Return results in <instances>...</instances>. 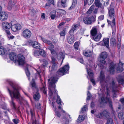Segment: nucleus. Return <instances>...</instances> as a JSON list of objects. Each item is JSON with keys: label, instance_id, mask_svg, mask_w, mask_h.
Wrapping results in <instances>:
<instances>
[{"label": "nucleus", "instance_id": "obj_1", "mask_svg": "<svg viewBox=\"0 0 124 124\" xmlns=\"http://www.w3.org/2000/svg\"><path fill=\"white\" fill-rule=\"evenodd\" d=\"M6 81L12 88V90H10L8 88L7 89L11 99V104L13 108L15 109H16L15 103L13 101L14 99H16L21 104L24 103L27 105H28V102L25 100L21 96L19 92L20 87L17 85L15 84L9 79H7Z\"/></svg>", "mask_w": 124, "mask_h": 124}, {"label": "nucleus", "instance_id": "obj_2", "mask_svg": "<svg viewBox=\"0 0 124 124\" xmlns=\"http://www.w3.org/2000/svg\"><path fill=\"white\" fill-rule=\"evenodd\" d=\"M69 65H66L62 68H60L56 73V76L51 78L48 79L50 87L49 89V95L50 96L52 95L53 93L52 90V88H54V93H56V90L55 89V84L56 83L57 80L59 78L60 76H63L68 73L69 72Z\"/></svg>", "mask_w": 124, "mask_h": 124}, {"label": "nucleus", "instance_id": "obj_3", "mask_svg": "<svg viewBox=\"0 0 124 124\" xmlns=\"http://www.w3.org/2000/svg\"><path fill=\"white\" fill-rule=\"evenodd\" d=\"M117 86L116 84V81L115 79L112 78L111 80H110L109 82L107 84L106 88L107 91V90H112L113 93V98H116L117 97L116 94L117 92Z\"/></svg>", "mask_w": 124, "mask_h": 124}, {"label": "nucleus", "instance_id": "obj_4", "mask_svg": "<svg viewBox=\"0 0 124 124\" xmlns=\"http://www.w3.org/2000/svg\"><path fill=\"white\" fill-rule=\"evenodd\" d=\"M109 93V90H107L106 93V97H105L103 96L101 97L100 102L101 104H104L108 103H109V107L112 108H113L112 102L111 98L110 97Z\"/></svg>", "mask_w": 124, "mask_h": 124}, {"label": "nucleus", "instance_id": "obj_5", "mask_svg": "<svg viewBox=\"0 0 124 124\" xmlns=\"http://www.w3.org/2000/svg\"><path fill=\"white\" fill-rule=\"evenodd\" d=\"M124 63H122L119 61L118 64L117 65L114 64L113 63L110 64L109 66V71L110 73L113 74L116 68L117 71L119 72H121L124 70L123 65Z\"/></svg>", "mask_w": 124, "mask_h": 124}, {"label": "nucleus", "instance_id": "obj_6", "mask_svg": "<svg viewBox=\"0 0 124 124\" xmlns=\"http://www.w3.org/2000/svg\"><path fill=\"white\" fill-rule=\"evenodd\" d=\"M31 87L33 90H35V91L33 92V98L36 101H38L40 98V94L37 87L34 79H32L31 82Z\"/></svg>", "mask_w": 124, "mask_h": 124}, {"label": "nucleus", "instance_id": "obj_7", "mask_svg": "<svg viewBox=\"0 0 124 124\" xmlns=\"http://www.w3.org/2000/svg\"><path fill=\"white\" fill-rule=\"evenodd\" d=\"M96 16H92L90 17L85 16L83 19V21L86 24H91L92 22L93 23L95 21Z\"/></svg>", "mask_w": 124, "mask_h": 124}, {"label": "nucleus", "instance_id": "obj_8", "mask_svg": "<svg viewBox=\"0 0 124 124\" xmlns=\"http://www.w3.org/2000/svg\"><path fill=\"white\" fill-rule=\"evenodd\" d=\"M110 77L109 76L107 77L106 78V79L105 80V76L101 72H100V75L99 77V80L101 85L102 87H104L105 86H106L104 84H106L107 82L109 80Z\"/></svg>", "mask_w": 124, "mask_h": 124}, {"label": "nucleus", "instance_id": "obj_9", "mask_svg": "<svg viewBox=\"0 0 124 124\" xmlns=\"http://www.w3.org/2000/svg\"><path fill=\"white\" fill-rule=\"evenodd\" d=\"M18 60L16 59L15 62H18L19 65H23L25 63L24 56L21 54H19L18 55Z\"/></svg>", "mask_w": 124, "mask_h": 124}, {"label": "nucleus", "instance_id": "obj_10", "mask_svg": "<svg viewBox=\"0 0 124 124\" xmlns=\"http://www.w3.org/2000/svg\"><path fill=\"white\" fill-rule=\"evenodd\" d=\"M31 33L29 30H24L23 32V36L26 39L29 38L31 36Z\"/></svg>", "mask_w": 124, "mask_h": 124}, {"label": "nucleus", "instance_id": "obj_11", "mask_svg": "<svg viewBox=\"0 0 124 124\" xmlns=\"http://www.w3.org/2000/svg\"><path fill=\"white\" fill-rule=\"evenodd\" d=\"M108 56V54L107 53L105 52H104L100 54V57L98 58V61H101L104 60L106 59Z\"/></svg>", "mask_w": 124, "mask_h": 124}, {"label": "nucleus", "instance_id": "obj_12", "mask_svg": "<svg viewBox=\"0 0 124 124\" xmlns=\"http://www.w3.org/2000/svg\"><path fill=\"white\" fill-rule=\"evenodd\" d=\"M12 31L14 32H16L21 29V26L19 24H15L11 26Z\"/></svg>", "mask_w": 124, "mask_h": 124}, {"label": "nucleus", "instance_id": "obj_13", "mask_svg": "<svg viewBox=\"0 0 124 124\" xmlns=\"http://www.w3.org/2000/svg\"><path fill=\"white\" fill-rule=\"evenodd\" d=\"M8 17V15L5 12H1L0 13V19L2 21L5 20Z\"/></svg>", "mask_w": 124, "mask_h": 124}, {"label": "nucleus", "instance_id": "obj_14", "mask_svg": "<svg viewBox=\"0 0 124 124\" xmlns=\"http://www.w3.org/2000/svg\"><path fill=\"white\" fill-rule=\"evenodd\" d=\"M67 41L70 44L73 43L74 41V35H68L67 38Z\"/></svg>", "mask_w": 124, "mask_h": 124}, {"label": "nucleus", "instance_id": "obj_15", "mask_svg": "<svg viewBox=\"0 0 124 124\" xmlns=\"http://www.w3.org/2000/svg\"><path fill=\"white\" fill-rule=\"evenodd\" d=\"M11 24L10 23H9L7 22H4L2 23V28L5 29H10Z\"/></svg>", "mask_w": 124, "mask_h": 124}, {"label": "nucleus", "instance_id": "obj_16", "mask_svg": "<svg viewBox=\"0 0 124 124\" xmlns=\"http://www.w3.org/2000/svg\"><path fill=\"white\" fill-rule=\"evenodd\" d=\"M30 44H31L33 47L36 49L40 48V45L39 43L36 41H31L30 42Z\"/></svg>", "mask_w": 124, "mask_h": 124}, {"label": "nucleus", "instance_id": "obj_17", "mask_svg": "<svg viewBox=\"0 0 124 124\" xmlns=\"http://www.w3.org/2000/svg\"><path fill=\"white\" fill-rule=\"evenodd\" d=\"M64 57L65 55L62 52H60L58 54H57V58L58 60H61L62 59L61 61L62 63V62Z\"/></svg>", "mask_w": 124, "mask_h": 124}, {"label": "nucleus", "instance_id": "obj_18", "mask_svg": "<svg viewBox=\"0 0 124 124\" xmlns=\"http://www.w3.org/2000/svg\"><path fill=\"white\" fill-rule=\"evenodd\" d=\"M40 62L42 63L41 67L42 68H44L47 66V65L48 64V61L45 59H40L39 60Z\"/></svg>", "mask_w": 124, "mask_h": 124}, {"label": "nucleus", "instance_id": "obj_19", "mask_svg": "<svg viewBox=\"0 0 124 124\" xmlns=\"http://www.w3.org/2000/svg\"><path fill=\"white\" fill-rule=\"evenodd\" d=\"M9 57L12 60L15 61L17 58L16 54V53H11L9 54Z\"/></svg>", "mask_w": 124, "mask_h": 124}, {"label": "nucleus", "instance_id": "obj_20", "mask_svg": "<svg viewBox=\"0 0 124 124\" xmlns=\"http://www.w3.org/2000/svg\"><path fill=\"white\" fill-rule=\"evenodd\" d=\"M15 3L14 2V0H9L8 4V8L9 10H11L12 8L14 6Z\"/></svg>", "mask_w": 124, "mask_h": 124}, {"label": "nucleus", "instance_id": "obj_21", "mask_svg": "<svg viewBox=\"0 0 124 124\" xmlns=\"http://www.w3.org/2000/svg\"><path fill=\"white\" fill-rule=\"evenodd\" d=\"M87 71V74L88 76H87V77L88 79H90L93 78V74L91 70L90 69H88L87 68H86Z\"/></svg>", "mask_w": 124, "mask_h": 124}, {"label": "nucleus", "instance_id": "obj_22", "mask_svg": "<svg viewBox=\"0 0 124 124\" xmlns=\"http://www.w3.org/2000/svg\"><path fill=\"white\" fill-rule=\"evenodd\" d=\"M101 36V33H100L94 36L93 37V39L95 41H98L100 40Z\"/></svg>", "mask_w": 124, "mask_h": 124}, {"label": "nucleus", "instance_id": "obj_23", "mask_svg": "<svg viewBox=\"0 0 124 124\" xmlns=\"http://www.w3.org/2000/svg\"><path fill=\"white\" fill-rule=\"evenodd\" d=\"M83 53L85 56L88 57L91 56L92 54V52L89 50L84 51Z\"/></svg>", "mask_w": 124, "mask_h": 124}, {"label": "nucleus", "instance_id": "obj_24", "mask_svg": "<svg viewBox=\"0 0 124 124\" xmlns=\"http://www.w3.org/2000/svg\"><path fill=\"white\" fill-rule=\"evenodd\" d=\"M109 39L108 38H104L103 40V41L104 43V45L106 46L108 48H109Z\"/></svg>", "mask_w": 124, "mask_h": 124}, {"label": "nucleus", "instance_id": "obj_25", "mask_svg": "<svg viewBox=\"0 0 124 124\" xmlns=\"http://www.w3.org/2000/svg\"><path fill=\"white\" fill-rule=\"evenodd\" d=\"M97 28L96 27H93L91 31V33L92 36H94L97 35Z\"/></svg>", "mask_w": 124, "mask_h": 124}, {"label": "nucleus", "instance_id": "obj_26", "mask_svg": "<svg viewBox=\"0 0 124 124\" xmlns=\"http://www.w3.org/2000/svg\"><path fill=\"white\" fill-rule=\"evenodd\" d=\"M52 66L51 68H50V66L49 68V70L52 71L56 70L57 69V64H52Z\"/></svg>", "mask_w": 124, "mask_h": 124}, {"label": "nucleus", "instance_id": "obj_27", "mask_svg": "<svg viewBox=\"0 0 124 124\" xmlns=\"http://www.w3.org/2000/svg\"><path fill=\"white\" fill-rule=\"evenodd\" d=\"M114 11L113 8H110L109 10L108 14L110 18L112 17L113 16H114Z\"/></svg>", "mask_w": 124, "mask_h": 124}, {"label": "nucleus", "instance_id": "obj_28", "mask_svg": "<svg viewBox=\"0 0 124 124\" xmlns=\"http://www.w3.org/2000/svg\"><path fill=\"white\" fill-rule=\"evenodd\" d=\"M95 3L96 6L98 7H101L103 4L102 1L101 0L100 1L99 0H95Z\"/></svg>", "mask_w": 124, "mask_h": 124}, {"label": "nucleus", "instance_id": "obj_29", "mask_svg": "<svg viewBox=\"0 0 124 124\" xmlns=\"http://www.w3.org/2000/svg\"><path fill=\"white\" fill-rule=\"evenodd\" d=\"M48 44L49 45L47 47V48L49 50H50L54 49V46L51 41H50Z\"/></svg>", "mask_w": 124, "mask_h": 124}, {"label": "nucleus", "instance_id": "obj_30", "mask_svg": "<svg viewBox=\"0 0 124 124\" xmlns=\"http://www.w3.org/2000/svg\"><path fill=\"white\" fill-rule=\"evenodd\" d=\"M118 116L119 119L123 120L124 119V112L120 111L118 114Z\"/></svg>", "mask_w": 124, "mask_h": 124}, {"label": "nucleus", "instance_id": "obj_31", "mask_svg": "<svg viewBox=\"0 0 124 124\" xmlns=\"http://www.w3.org/2000/svg\"><path fill=\"white\" fill-rule=\"evenodd\" d=\"M103 116L106 118H108L109 117V113L106 111H103L102 112Z\"/></svg>", "mask_w": 124, "mask_h": 124}, {"label": "nucleus", "instance_id": "obj_32", "mask_svg": "<svg viewBox=\"0 0 124 124\" xmlns=\"http://www.w3.org/2000/svg\"><path fill=\"white\" fill-rule=\"evenodd\" d=\"M39 55H40L43 57H45L46 56V52L42 49H40L39 51Z\"/></svg>", "mask_w": 124, "mask_h": 124}, {"label": "nucleus", "instance_id": "obj_33", "mask_svg": "<svg viewBox=\"0 0 124 124\" xmlns=\"http://www.w3.org/2000/svg\"><path fill=\"white\" fill-rule=\"evenodd\" d=\"M85 119V117L83 116H80L79 115V117L77 120V121L79 123H80L83 121Z\"/></svg>", "mask_w": 124, "mask_h": 124}, {"label": "nucleus", "instance_id": "obj_34", "mask_svg": "<svg viewBox=\"0 0 124 124\" xmlns=\"http://www.w3.org/2000/svg\"><path fill=\"white\" fill-rule=\"evenodd\" d=\"M51 62L52 64H58L57 61L56 59L54 57L51 56Z\"/></svg>", "mask_w": 124, "mask_h": 124}, {"label": "nucleus", "instance_id": "obj_35", "mask_svg": "<svg viewBox=\"0 0 124 124\" xmlns=\"http://www.w3.org/2000/svg\"><path fill=\"white\" fill-rule=\"evenodd\" d=\"M5 52V49L2 47H0V54L4 55Z\"/></svg>", "mask_w": 124, "mask_h": 124}, {"label": "nucleus", "instance_id": "obj_36", "mask_svg": "<svg viewBox=\"0 0 124 124\" xmlns=\"http://www.w3.org/2000/svg\"><path fill=\"white\" fill-rule=\"evenodd\" d=\"M116 40L114 38H111L110 40V44L113 46H115L116 45Z\"/></svg>", "mask_w": 124, "mask_h": 124}, {"label": "nucleus", "instance_id": "obj_37", "mask_svg": "<svg viewBox=\"0 0 124 124\" xmlns=\"http://www.w3.org/2000/svg\"><path fill=\"white\" fill-rule=\"evenodd\" d=\"M117 80L119 84L123 85L124 84V79L122 78H117Z\"/></svg>", "mask_w": 124, "mask_h": 124}, {"label": "nucleus", "instance_id": "obj_38", "mask_svg": "<svg viewBox=\"0 0 124 124\" xmlns=\"http://www.w3.org/2000/svg\"><path fill=\"white\" fill-rule=\"evenodd\" d=\"M87 110V106L86 105H85L83 107L81 108V110L80 111L81 113H83L84 112L86 111Z\"/></svg>", "mask_w": 124, "mask_h": 124}, {"label": "nucleus", "instance_id": "obj_39", "mask_svg": "<svg viewBox=\"0 0 124 124\" xmlns=\"http://www.w3.org/2000/svg\"><path fill=\"white\" fill-rule=\"evenodd\" d=\"M63 122V124H69V121L65 117H64L62 118Z\"/></svg>", "mask_w": 124, "mask_h": 124}, {"label": "nucleus", "instance_id": "obj_40", "mask_svg": "<svg viewBox=\"0 0 124 124\" xmlns=\"http://www.w3.org/2000/svg\"><path fill=\"white\" fill-rule=\"evenodd\" d=\"M40 38L42 41L43 42L47 44H48L50 41L49 40L46 39L45 38L43 37L42 36H40Z\"/></svg>", "mask_w": 124, "mask_h": 124}, {"label": "nucleus", "instance_id": "obj_41", "mask_svg": "<svg viewBox=\"0 0 124 124\" xmlns=\"http://www.w3.org/2000/svg\"><path fill=\"white\" fill-rule=\"evenodd\" d=\"M53 13V14H52L50 16L51 19H54L55 16L56 14V11H55L54 10L51 13Z\"/></svg>", "mask_w": 124, "mask_h": 124}, {"label": "nucleus", "instance_id": "obj_42", "mask_svg": "<svg viewBox=\"0 0 124 124\" xmlns=\"http://www.w3.org/2000/svg\"><path fill=\"white\" fill-rule=\"evenodd\" d=\"M39 69H37V71L39 74V77H41V75L43 76L44 75V72L43 70H38Z\"/></svg>", "mask_w": 124, "mask_h": 124}, {"label": "nucleus", "instance_id": "obj_43", "mask_svg": "<svg viewBox=\"0 0 124 124\" xmlns=\"http://www.w3.org/2000/svg\"><path fill=\"white\" fill-rule=\"evenodd\" d=\"M108 119L107 124H113V122L112 118H109Z\"/></svg>", "mask_w": 124, "mask_h": 124}, {"label": "nucleus", "instance_id": "obj_44", "mask_svg": "<svg viewBox=\"0 0 124 124\" xmlns=\"http://www.w3.org/2000/svg\"><path fill=\"white\" fill-rule=\"evenodd\" d=\"M40 90L42 91L43 92L45 95H47L46 88L45 86H44L43 87L41 88Z\"/></svg>", "mask_w": 124, "mask_h": 124}, {"label": "nucleus", "instance_id": "obj_45", "mask_svg": "<svg viewBox=\"0 0 124 124\" xmlns=\"http://www.w3.org/2000/svg\"><path fill=\"white\" fill-rule=\"evenodd\" d=\"M77 1V0H73L72 5L71 7L69 8L70 9H72L75 7V5H76Z\"/></svg>", "mask_w": 124, "mask_h": 124}, {"label": "nucleus", "instance_id": "obj_46", "mask_svg": "<svg viewBox=\"0 0 124 124\" xmlns=\"http://www.w3.org/2000/svg\"><path fill=\"white\" fill-rule=\"evenodd\" d=\"M25 71L26 75L28 78V79L29 80H30V78L29 77L30 75V73L28 70V68H26V69L25 70Z\"/></svg>", "mask_w": 124, "mask_h": 124}, {"label": "nucleus", "instance_id": "obj_47", "mask_svg": "<svg viewBox=\"0 0 124 124\" xmlns=\"http://www.w3.org/2000/svg\"><path fill=\"white\" fill-rule=\"evenodd\" d=\"M57 98L56 100V102L59 104H61V101L60 97L58 95H57Z\"/></svg>", "mask_w": 124, "mask_h": 124}, {"label": "nucleus", "instance_id": "obj_48", "mask_svg": "<svg viewBox=\"0 0 124 124\" xmlns=\"http://www.w3.org/2000/svg\"><path fill=\"white\" fill-rule=\"evenodd\" d=\"M68 0H61V4L63 7H66V2Z\"/></svg>", "mask_w": 124, "mask_h": 124}, {"label": "nucleus", "instance_id": "obj_49", "mask_svg": "<svg viewBox=\"0 0 124 124\" xmlns=\"http://www.w3.org/2000/svg\"><path fill=\"white\" fill-rule=\"evenodd\" d=\"M79 46V43L78 42H76L75 43L74 45V48L77 50L78 49V48Z\"/></svg>", "mask_w": 124, "mask_h": 124}, {"label": "nucleus", "instance_id": "obj_50", "mask_svg": "<svg viewBox=\"0 0 124 124\" xmlns=\"http://www.w3.org/2000/svg\"><path fill=\"white\" fill-rule=\"evenodd\" d=\"M30 112L31 114V117L33 118V117H34L35 115L34 111L32 109H30Z\"/></svg>", "mask_w": 124, "mask_h": 124}, {"label": "nucleus", "instance_id": "obj_51", "mask_svg": "<svg viewBox=\"0 0 124 124\" xmlns=\"http://www.w3.org/2000/svg\"><path fill=\"white\" fill-rule=\"evenodd\" d=\"M87 92L88 93L87 94V96L86 98V100H89L92 97V95L89 91H88Z\"/></svg>", "mask_w": 124, "mask_h": 124}, {"label": "nucleus", "instance_id": "obj_52", "mask_svg": "<svg viewBox=\"0 0 124 124\" xmlns=\"http://www.w3.org/2000/svg\"><path fill=\"white\" fill-rule=\"evenodd\" d=\"M75 30V29L74 28H72L71 30L69 32V34L68 35H74L73 33L74 31Z\"/></svg>", "mask_w": 124, "mask_h": 124}, {"label": "nucleus", "instance_id": "obj_53", "mask_svg": "<svg viewBox=\"0 0 124 124\" xmlns=\"http://www.w3.org/2000/svg\"><path fill=\"white\" fill-rule=\"evenodd\" d=\"M34 55L36 56H39V51L35 50L33 53Z\"/></svg>", "mask_w": 124, "mask_h": 124}, {"label": "nucleus", "instance_id": "obj_54", "mask_svg": "<svg viewBox=\"0 0 124 124\" xmlns=\"http://www.w3.org/2000/svg\"><path fill=\"white\" fill-rule=\"evenodd\" d=\"M86 2L89 5H90L93 3L94 0H86Z\"/></svg>", "mask_w": 124, "mask_h": 124}, {"label": "nucleus", "instance_id": "obj_55", "mask_svg": "<svg viewBox=\"0 0 124 124\" xmlns=\"http://www.w3.org/2000/svg\"><path fill=\"white\" fill-rule=\"evenodd\" d=\"M51 53L53 55H55L57 54V53L53 49L52 50H50Z\"/></svg>", "mask_w": 124, "mask_h": 124}, {"label": "nucleus", "instance_id": "obj_56", "mask_svg": "<svg viewBox=\"0 0 124 124\" xmlns=\"http://www.w3.org/2000/svg\"><path fill=\"white\" fill-rule=\"evenodd\" d=\"M103 115L102 113H98L96 115V116L97 117L101 118L103 116Z\"/></svg>", "mask_w": 124, "mask_h": 124}, {"label": "nucleus", "instance_id": "obj_57", "mask_svg": "<svg viewBox=\"0 0 124 124\" xmlns=\"http://www.w3.org/2000/svg\"><path fill=\"white\" fill-rule=\"evenodd\" d=\"M65 35V31L63 30L60 33L61 36H64Z\"/></svg>", "mask_w": 124, "mask_h": 124}, {"label": "nucleus", "instance_id": "obj_58", "mask_svg": "<svg viewBox=\"0 0 124 124\" xmlns=\"http://www.w3.org/2000/svg\"><path fill=\"white\" fill-rule=\"evenodd\" d=\"M36 106L38 109H40L41 108V104L39 103H38Z\"/></svg>", "mask_w": 124, "mask_h": 124}, {"label": "nucleus", "instance_id": "obj_59", "mask_svg": "<svg viewBox=\"0 0 124 124\" xmlns=\"http://www.w3.org/2000/svg\"><path fill=\"white\" fill-rule=\"evenodd\" d=\"M120 101L122 104L124 106V98H121L120 100Z\"/></svg>", "mask_w": 124, "mask_h": 124}, {"label": "nucleus", "instance_id": "obj_60", "mask_svg": "<svg viewBox=\"0 0 124 124\" xmlns=\"http://www.w3.org/2000/svg\"><path fill=\"white\" fill-rule=\"evenodd\" d=\"M99 61L100 62V64L101 66H103L104 65L106 62L104 60Z\"/></svg>", "mask_w": 124, "mask_h": 124}, {"label": "nucleus", "instance_id": "obj_61", "mask_svg": "<svg viewBox=\"0 0 124 124\" xmlns=\"http://www.w3.org/2000/svg\"><path fill=\"white\" fill-rule=\"evenodd\" d=\"M13 122L15 124H17L19 122V121L18 120L14 119L13 120Z\"/></svg>", "mask_w": 124, "mask_h": 124}, {"label": "nucleus", "instance_id": "obj_62", "mask_svg": "<svg viewBox=\"0 0 124 124\" xmlns=\"http://www.w3.org/2000/svg\"><path fill=\"white\" fill-rule=\"evenodd\" d=\"M7 37L9 39H12L14 38V36L11 35H8Z\"/></svg>", "mask_w": 124, "mask_h": 124}, {"label": "nucleus", "instance_id": "obj_63", "mask_svg": "<svg viewBox=\"0 0 124 124\" xmlns=\"http://www.w3.org/2000/svg\"><path fill=\"white\" fill-rule=\"evenodd\" d=\"M79 25L78 24H76L74 25L72 27V28H74L75 29V30L78 27Z\"/></svg>", "mask_w": 124, "mask_h": 124}, {"label": "nucleus", "instance_id": "obj_64", "mask_svg": "<svg viewBox=\"0 0 124 124\" xmlns=\"http://www.w3.org/2000/svg\"><path fill=\"white\" fill-rule=\"evenodd\" d=\"M104 16L103 15L101 16L98 17V19L100 20H103L104 19Z\"/></svg>", "mask_w": 124, "mask_h": 124}]
</instances>
